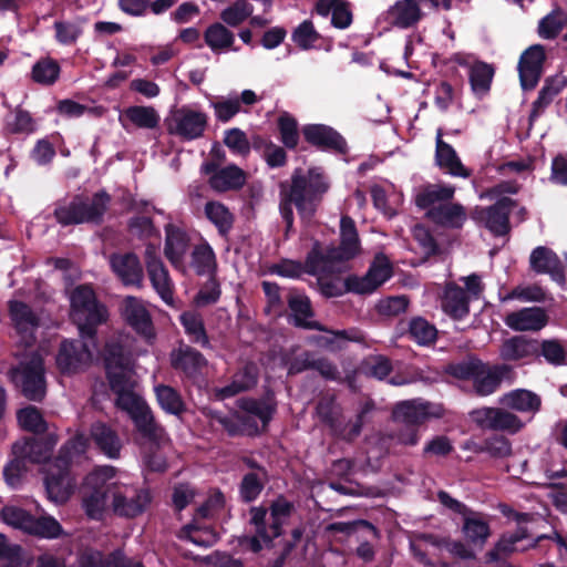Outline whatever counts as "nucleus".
I'll return each instance as SVG.
<instances>
[{
	"label": "nucleus",
	"instance_id": "f257e3e1",
	"mask_svg": "<svg viewBox=\"0 0 567 567\" xmlns=\"http://www.w3.org/2000/svg\"><path fill=\"white\" fill-rule=\"evenodd\" d=\"M85 450L83 437L71 439L60 447L58 455L47 463L44 486L52 501L64 503L73 494L76 486V476L73 473L74 458L81 457Z\"/></svg>",
	"mask_w": 567,
	"mask_h": 567
},
{
	"label": "nucleus",
	"instance_id": "f03ea898",
	"mask_svg": "<svg viewBox=\"0 0 567 567\" xmlns=\"http://www.w3.org/2000/svg\"><path fill=\"white\" fill-rule=\"evenodd\" d=\"M329 189L323 179H290L279 184V210L286 224V235L293 226L292 206L301 216L312 217Z\"/></svg>",
	"mask_w": 567,
	"mask_h": 567
},
{
	"label": "nucleus",
	"instance_id": "7ed1b4c3",
	"mask_svg": "<svg viewBox=\"0 0 567 567\" xmlns=\"http://www.w3.org/2000/svg\"><path fill=\"white\" fill-rule=\"evenodd\" d=\"M446 373L457 380L471 381L476 396L485 398L494 394L503 380L513 373L506 363L491 364L476 355H467L464 360L450 363Z\"/></svg>",
	"mask_w": 567,
	"mask_h": 567
},
{
	"label": "nucleus",
	"instance_id": "20e7f679",
	"mask_svg": "<svg viewBox=\"0 0 567 567\" xmlns=\"http://www.w3.org/2000/svg\"><path fill=\"white\" fill-rule=\"evenodd\" d=\"M71 319L78 326L80 336L92 344L96 339L97 327L106 322L109 312L89 285H79L71 292Z\"/></svg>",
	"mask_w": 567,
	"mask_h": 567
},
{
	"label": "nucleus",
	"instance_id": "39448f33",
	"mask_svg": "<svg viewBox=\"0 0 567 567\" xmlns=\"http://www.w3.org/2000/svg\"><path fill=\"white\" fill-rule=\"evenodd\" d=\"M10 382L27 400L41 403L47 395L44 359L38 352L23 357L8 371Z\"/></svg>",
	"mask_w": 567,
	"mask_h": 567
},
{
	"label": "nucleus",
	"instance_id": "423d86ee",
	"mask_svg": "<svg viewBox=\"0 0 567 567\" xmlns=\"http://www.w3.org/2000/svg\"><path fill=\"white\" fill-rule=\"evenodd\" d=\"M110 200V195L103 190L91 198L76 195L69 203L56 205L53 216L63 227L81 224L101 225Z\"/></svg>",
	"mask_w": 567,
	"mask_h": 567
},
{
	"label": "nucleus",
	"instance_id": "0eeeda50",
	"mask_svg": "<svg viewBox=\"0 0 567 567\" xmlns=\"http://www.w3.org/2000/svg\"><path fill=\"white\" fill-rule=\"evenodd\" d=\"M120 410L126 412L132 420L136 431L147 442L159 445L165 435V429L155 420L153 411L141 398H130L128 404Z\"/></svg>",
	"mask_w": 567,
	"mask_h": 567
},
{
	"label": "nucleus",
	"instance_id": "6e6552de",
	"mask_svg": "<svg viewBox=\"0 0 567 567\" xmlns=\"http://www.w3.org/2000/svg\"><path fill=\"white\" fill-rule=\"evenodd\" d=\"M393 276V267L389 258L378 254L370 264L364 276L350 275L346 278L347 289L358 295H370Z\"/></svg>",
	"mask_w": 567,
	"mask_h": 567
},
{
	"label": "nucleus",
	"instance_id": "1a4fd4ad",
	"mask_svg": "<svg viewBox=\"0 0 567 567\" xmlns=\"http://www.w3.org/2000/svg\"><path fill=\"white\" fill-rule=\"evenodd\" d=\"M152 498L146 487L115 483L113 511L117 516L134 518L146 511Z\"/></svg>",
	"mask_w": 567,
	"mask_h": 567
},
{
	"label": "nucleus",
	"instance_id": "9d476101",
	"mask_svg": "<svg viewBox=\"0 0 567 567\" xmlns=\"http://www.w3.org/2000/svg\"><path fill=\"white\" fill-rule=\"evenodd\" d=\"M84 339H64L60 343L55 364L61 374H76L92 361V350Z\"/></svg>",
	"mask_w": 567,
	"mask_h": 567
},
{
	"label": "nucleus",
	"instance_id": "9b49d317",
	"mask_svg": "<svg viewBox=\"0 0 567 567\" xmlns=\"http://www.w3.org/2000/svg\"><path fill=\"white\" fill-rule=\"evenodd\" d=\"M207 126L208 116L206 113L182 106L173 113L167 124V131L182 141H194L204 136Z\"/></svg>",
	"mask_w": 567,
	"mask_h": 567
},
{
	"label": "nucleus",
	"instance_id": "f8f14e48",
	"mask_svg": "<svg viewBox=\"0 0 567 567\" xmlns=\"http://www.w3.org/2000/svg\"><path fill=\"white\" fill-rule=\"evenodd\" d=\"M470 416L483 430L506 431L516 434L524 427L522 420L504 406L476 409L470 413Z\"/></svg>",
	"mask_w": 567,
	"mask_h": 567
},
{
	"label": "nucleus",
	"instance_id": "ddd939ff",
	"mask_svg": "<svg viewBox=\"0 0 567 567\" xmlns=\"http://www.w3.org/2000/svg\"><path fill=\"white\" fill-rule=\"evenodd\" d=\"M305 141L322 152L346 156L349 146L346 138L333 127L326 124H306L301 128Z\"/></svg>",
	"mask_w": 567,
	"mask_h": 567
},
{
	"label": "nucleus",
	"instance_id": "4468645a",
	"mask_svg": "<svg viewBox=\"0 0 567 567\" xmlns=\"http://www.w3.org/2000/svg\"><path fill=\"white\" fill-rule=\"evenodd\" d=\"M516 202L509 197H501L493 205L477 209L473 216L496 237L506 236L511 231L509 215Z\"/></svg>",
	"mask_w": 567,
	"mask_h": 567
},
{
	"label": "nucleus",
	"instance_id": "2eb2a0df",
	"mask_svg": "<svg viewBox=\"0 0 567 567\" xmlns=\"http://www.w3.org/2000/svg\"><path fill=\"white\" fill-rule=\"evenodd\" d=\"M546 51L542 44L528 47L519 56L517 71L524 91L534 90L544 72Z\"/></svg>",
	"mask_w": 567,
	"mask_h": 567
},
{
	"label": "nucleus",
	"instance_id": "dca6fc26",
	"mask_svg": "<svg viewBox=\"0 0 567 567\" xmlns=\"http://www.w3.org/2000/svg\"><path fill=\"white\" fill-rule=\"evenodd\" d=\"M287 305L290 310L289 322L300 329L326 331L324 327L316 320L310 298L301 290L292 288L287 295Z\"/></svg>",
	"mask_w": 567,
	"mask_h": 567
},
{
	"label": "nucleus",
	"instance_id": "f3484780",
	"mask_svg": "<svg viewBox=\"0 0 567 567\" xmlns=\"http://www.w3.org/2000/svg\"><path fill=\"white\" fill-rule=\"evenodd\" d=\"M110 266L124 286L142 287L144 270L136 254L114 252L110 257Z\"/></svg>",
	"mask_w": 567,
	"mask_h": 567
},
{
	"label": "nucleus",
	"instance_id": "a211bd4d",
	"mask_svg": "<svg viewBox=\"0 0 567 567\" xmlns=\"http://www.w3.org/2000/svg\"><path fill=\"white\" fill-rule=\"evenodd\" d=\"M145 264L153 288L166 303H169L173 300V289L168 270L151 244L145 249Z\"/></svg>",
	"mask_w": 567,
	"mask_h": 567
},
{
	"label": "nucleus",
	"instance_id": "6ab92c4d",
	"mask_svg": "<svg viewBox=\"0 0 567 567\" xmlns=\"http://www.w3.org/2000/svg\"><path fill=\"white\" fill-rule=\"evenodd\" d=\"M537 340L526 334H517L505 339L499 347V357L505 362L536 361Z\"/></svg>",
	"mask_w": 567,
	"mask_h": 567
},
{
	"label": "nucleus",
	"instance_id": "aec40b11",
	"mask_svg": "<svg viewBox=\"0 0 567 567\" xmlns=\"http://www.w3.org/2000/svg\"><path fill=\"white\" fill-rule=\"evenodd\" d=\"M529 267L536 274L549 275L559 285L565 284L564 265L557 254L546 246H538L532 250Z\"/></svg>",
	"mask_w": 567,
	"mask_h": 567
},
{
	"label": "nucleus",
	"instance_id": "412c9836",
	"mask_svg": "<svg viewBox=\"0 0 567 567\" xmlns=\"http://www.w3.org/2000/svg\"><path fill=\"white\" fill-rule=\"evenodd\" d=\"M238 410L258 419L261 423V430L267 431L270 422L277 412V401L272 392L266 393L264 396L256 399L244 396L236 401Z\"/></svg>",
	"mask_w": 567,
	"mask_h": 567
},
{
	"label": "nucleus",
	"instance_id": "4be33fe9",
	"mask_svg": "<svg viewBox=\"0 0 567 567\" xmlns=\"http://www.w3.org/2000/svg\"><path fill=\"white\" fill-rule=\"evenodd\" d=\"M90 437L96 450L111 460L121 456L122 440L115 429L105 422H94L90 427Z\"/></svg>",
	"mask_w": 567,
	"mask_h": 567
},
{
	"label": "nucleus",
	"instance_id": "5701e85b",
	"mask_svg": "<svg viewBox=\"0 0 567 567\" xmlns=\"http://www.w3.org/2000/svg\"><path fill=\"white\" fill-rule=\"evenodd\" d=\"M419 0H398L384 13V21L398 29L415 27L423 18Z\"/></svg>",
	"mask_w": 567,
	"mask_h": 567
},
{
	"label": "nucleus",
	"instance_id": "b1692460",
	"mask_svg": "<svg viewBox=\"0 0 567 567\" xmlns=\"http://www.w3.org/2000/svg\"><path fill=\"white\" fill-rule=\"evenodd\" d=\"M504 321L514 331H539L548 323V316L544 308L529 307L509 312Z\"/></svg>",
	"mask_w": 567,
	"mask_h": 567
},
{
	"label": "nucleus",
	"instance_id": "393cba45",
	"mask_svg": "<svg viewBox=\"0 0 567 567\" xmlns=\"http://www.w3.org/2000/svg\"><path fill=\"white\" fill-rule=\"evenodd\" d=\"M171 365L187 378H194L207 365V360L198 350L181 342L171 353Z\"/></svg>",
	"mask_w": 567,
	"mask_h": 567
},
{
	"label": "nucleus",
	"instance_id": "a878e982",
	"mask_svg": "<svg viewBox=\"0 0 567 567\" xmlns=\"http://www.w3.org/2000/svg\"><path fill=\"white\" fill-rule=\"evenodd\" d=\"M435 162L437 166L453 177H470L471 172L462 164L452 145L443 141L442 128L436 132Z\"/></svg>",
	"mask_w": 567,
	"mask_h": 567
},
{
	"label": "nucleus",
	"instance_id": "bb28decb",
	"mask_svg": "<svg viewBox=\"0 0 567 567\" xmlns=\"http://www.w3.org/2000/svg\"><path fill=\"white\" fill-rule=\"evenodd\" d=\"M425 217L434 225L447 229H461L467 219L463 205L449 202L431 207Z\"/></svg>",
	"mask_w": 567,
	"mask_h": 567
},
{
	"label": "nucleus",
	"instance_id": "cd10ccee",
	"mask_svg": "<svg viewBox=\"0 0 567 567\" xmlns=\"http://www.w3.org/2000/svg\"><path fill=\"white\" fill-rule=\"evenodd\" d=\"M291 41L302 51L332 49V40L320 34L310 19L303 20L292 30Z\"/></svg>",
	"mask_w": 567,
	"mask_h": 567
},
{
	"label": "nucleus",
	"instance_id": "c85d7f7f",
	"mask_svg": "<svg viewBox=\"0 0 567 567\" xmlns=\"http://www.w3.org/2000/svg\"><path fill=\"white\" fill-rule=\"evenodd\" d=\"M442 310L453 320H463L470 313V297L455 282L446 284L441 298Z\"/></svg>",
	"mask_w": 567,
	"mask_h": 567
},
{
	"label": "nucleus",
	"instance_id": "c756f323",
	"mask_svg": "<svg viewBox=\"0 0 567 567\" xmlns=\"http://www.w3.org/2000/svg\"><path fill=\"white\" fill-rule=\"evenodd\" d=\"M122 315L126 323L137 333L150 337L153 334V322L150 312L136 297H126Z\"/></svg>",
	"mask_w": 567,
	"mask_h": 567
},
{
	"label": "nucleus",
	"instance_id": "7c9ffc66",
	"mask_svg": "<svg viewBox=\"0 0 567 567\" xmlns=\"http://www.w3.org/2000/svg\"><path fill=\"white\" fill-rule=\"evenodd\" d=\"M401 336H405L410 341H413L420 347L433 346L439 337L437 328L429 320L421 316L412 317L403 327L400 323Z\"/></svg>",
	"mask_w": 567,
	"mask_h": 567
},
{
	"label": "nucleus",
	"instance_id": "2f4dec72",
	"mask_svg": "<svg viewBox=\"0 0 567 567\" xmlns=\"http://www.w3.org/2000/svg\"><path fill=\"white\" fill-rule=\"evenodd\" d=\"M115 483L106 481L96 484L89 493L83 496V506L89 517L99 519L102 517L107 502L114 503Z\"/></svg>",
	"mask_w": 567,
	"mask_h": 567
},
{
	"label": "nucleus",
	"instance_id": "473e14b6",
	"mask_svg": "<svg viewBox=\"0 0 567 567\" xmlns=\"http://www.w3.org/2000/svg\"><path fill=\"white\" fill-rule=\"evenodd\" d=\"M499 404L508 410L520 413H537L542 408V398L527 389H515L504 393Z\"/></svg>",
	"mask_w": 567,
	"mask_h": 567
},
{
	"label": "nucleus",
	"instance_id": "72a5a7b5",
	"mask_svg": "<svg viewBox=\"0 0 567 567\" xmlns=\"http://www.w3.org/2000/svg\"><path fill=\"white\" fill-rule=\"evenodd\" d=\"M131 373L132 367L105 372L110 389L116 395L115 405L118 409L128 404L130 398H141L134 392L135 382Z\"/></svg>",
	"mask_w": 567,
	"mask_h": 567
},
{
	"label": "nucleus",
	"instance_id": "f704fd0d",
	"mask_svg": "<svg viewBox=\"0 0 567 567\" xmlns=\"http://www.w3.org/2000/svg\"><path fill=\"white\" fill-rule=\"evenodd\" d=\"M165 230V257L175 268H181L189 247V238L184 230L173 225H167Z\"/></svg>",
	"mask_w": 567,
	"mask_h": 567
},
{
	"label": "nucleus",
	"instance_id": "c9c22d12",
	"mask_svg": "<svg viewBox=\"0 0 567 567\" xmlns=\"http://www.w3.org/2000/svg\"><path fill=\"white\" fill-rule=\"evenodd\" d=\"M316 11L321 17L331 13V24L337 29H347L353 21L351 3L346 0H318Z\"/></svg>",
	"mask_w": 567,
	"mask_h": 567
},
{
	"label": "nucleus",
	"instance_id": "e433bc0d",
	"mask_svg": "<svg viewBox=\"0 0 567 567\" xmlns=\"http://www.w3.org/2000/svg\"><path fill=\"white\" fill-rule=\"evenodd\" d=\"M528 536L527 527L520 525L514 532L503 533L494 547L486 553V563H498L508 558L517 550L516 544Z\"/></svg>",
	"mask_w": 567,
	"mask_h": 567
},
{
	"label": "nucleus",
	"instance_id": "4c0bfd02",
	"mask_svg": "<svg viewBox=\"0 0 567 567\" xmlns=\"http://www.w3.org/2000/svg\"><path fill=\"white\" fill-rule=\"evenodd\" d=\"M120 122L125 130H127L126 122L136 128L154 130L158 127L161 117L153 106L132 105L123 111Z\"/></svg>",
	"mask_w": 567,
	"mask_h": 567
},
{
	"label": "nucleus",
	"instance_id": "58836bf2",
	"mask_svg": "<svg viewBox=\"0 0 567 567\" xmlns=\"http://www.w3.org/2000/svg\"><path fill=\"white\" fill-rule=\"evenodd\" d=\"M462 533L467 543L482 547L491 536V526L481 513L470 509L463 516Z\"/></svg>",
	"mask_w": 567,
	"mask_h": 567
},
{
	"label": "nucleus",
	"instance_id": "ea45409f",
	"mask_svg": "<svg viewBox=\"0 0 567 567\" xmlns=\"http://www.w3.org/2000/svg\"><path fill=\"white\" fill-rule=\"evenodd\" d=\"M154 390L159 408L166 414L174 415L178 420H183L188 408L179 391L166 384H158Z\"/></svg>",
	"mask_w": 567,
	"mask_h": 567
},
{
	"label": "nucleus",
	"instance_id": "a19ab883",
	"mask_svg": "<svg viewBox=\"0 0 567 567\" xmlns=\"http://www.w3.org/2000/svg\"><path fill=\"white\" fill-rule=\"evenodd\" d=\"M13 453L20 455L34 464L48 461L53 450V443L50 440L31 437L23 443H14Z\"/></svg>",
	"mask_w": 567,
	"mask_h": 567
},
{
	"label": "nucleus",
	"instance_id": "79ce46f5",
	"mask_svg": "<svg viewBox=\"0 0 567 567\" xmlns=\"http://www.w3.org/2000/svg\"><path fill=\"white\" fill-rule=\"evenodd\" d=\"M8 309L10 318L19 332H33L40 327V318L27 302L10 300Z\"/></svg>",
	"mask_w": 567,
	"mask_h": 567
},
{
	"label": "nucleus",
	"instance_id": "37998d69",
	"mask_svg": "<svg viewBox=\"0 0 567 567\" xmlns=\"http://www.w3.org/2000/svg\"><path fill=\"white\" fill-rule=\"evenodd\" d=\"M455 188L442 184H429L424 186L415 197V204L419 208L426 212L439 204H445L454 196Z\"/></svg>",
	"mask_w": 567,
	"mask_h": 567
},
{
	"label": "nucleus",
	"instance_id": "c03bdc74",
	"mask_svg": "<svg viewBox=\"0 0 567 567\" xmlns=\"http://www.w3.org/2000/svg\"><path fill=\"white\" fill-rule=\"evenodd\" d=\"M392 415L393 420L401 425L419 426L429 419L430 413L427 404L405 401L395 405Z\"/></svg>",
	"mask_w": 567,
	"mask_h": 567
},
{
	"label": "nucleus",
	"instance_id": "a18cd8bd",
	"mask_svg": "<svg viewBox=\"0 0 567 567\" xmlns=\"http://www.w3.org/2000/svg\"><path fill=\"white\" fill-rule=\"evenodd\" d=\"M537 358L536 361H544L551 367H563L567 364V348L560 339H543L537 340Z\"/></svg>",
	"mask_w": 567,
	"mask_h": 567
},
{
	"label": "nucleus",
	"instance_id": "49530a36",
	"mask_svg": "<svg viewBox=\"0 0 567 567\" xmlns=\"http://www.w3.org/2000/svg\"><path fill=\"white\" fill-rule=\"evenodd\" d=\"M179 322L192 343L198 344L204 349L210 347L209 337L200 313L196 311H184L179 316Z\"/></svg>",
	"mask_w": 567,
	"mask_h": 567
},
{
	"label": "nucleus",
	"instance_id": "de8ad7c7",
	"mask_svg": "<svg viewBox=\"0 0 567 567\" xmlns=\"http://www.w3.org/2000/svg\"><path fill=\"white\" fill-rule=\"evenodd\" d=\"M565 80L558 78H548L540 91L538 92L537 99L533 102L532 111L529 114V122H534L543 111L553 102L554 97L557 96L564 89Z\"/></svg>",
	"mask_w": 567,
	"mask_h": 567
},
{
	"label": "nucleus",
	"instance_id": "09e8293b",
	"mask_svg": "<svg viewBox=\"0 0 567 567\" xmlns=\"http://www.w3.org/2000/svg\"><path fill=\"white\" fill-rule=\"evenodd\" d=\"M190 266L198 276L214 275L216 272V255L207 241L194 247L190 254Z\"/></svg>",
	"mask_w": 567,
	"mask_h": 567
},
{
	"label": "nucleus",
	"instance_id": "8fccbe9b",
	"mask_svg": "<svg viewBox=\"0 0 567 567\" xmlns=\"http://www.w3.org/2000/svg\"><path fill=\"white\" fill-rule=\"evenodd\" d=\"M86 18L76 17L72 21L58 20L53 23L55 41L62 45H73L83 34Z\"/></svg>",
	"mask_w": 567,
	"mask_h": 567
},
{
	"label": "nucleus",
	"instance_id": "3c124183",
	"mask_svg": "<svg viewBox=\"0 0 567 567\" xmlns=\"http://www.w3.org/2000/svg\"><path fill=\"white\" fill-rule=\"evenodd\" d=\"M494 76V69L491 64L477 61L470 68V84L473 93L476 96H483L491 90L492 80Z\"/></svg>",
	"mask_w": 567,
	"mask_h": 567
},
{
	"label": "nucleus",
	"instance_id": "603ef678",
	"mask_svg": "<svg viewBox=\"0 0 567 567\" xmlns=\"http://www.w3.org/2000/svg\"><path fill=\"white\" fill-rule=\"evenodd\" d=\"M370 404L367 403L355 415V419L353 421H344L342 415H340L336 420V423L339 426L329 427L331 433L343 441L353 442L361 434L364 416L370 411Z\"/></svg>",
	"mask_w": 567,
	"mask_h": 567
},
{
	"label": "nucleus",
	"instance_id": "864d4df0",
	"mask_svg": "<svg viewBox=\"0 0 567 567\" xmlns=\"http://www.w3.org/2000/svg\"><path fill=\"white\" fill-rule=\"evenodd\" d=\"M61 66L56 60L47 56L39 59L32 66L31 79L34 83L50 86L60 78Z\"/></svg>",
	"mask_w": 567,
	"mask_h": 567
},
{
	"label": "nucleus",
	"instance_id": "5fc2aeb1",
	"mask_svg": "<svg viewBox=\"0 0 567 567\" xmlns=\"http://www.w3.org/2000/svg\"><path fill=\"white\" fill-rule=\"evenodd\" d=\"M183 540L193 543L203 548H209L218 542V534L212 527H200L195 524L183 526L177 534Z\"/></svg>",
	"mask_w": 567,
	"mask_h": 567
},
{
	"label": "nucleus",
	"instance_id": "6e6d98bb",
	"mask_svg": "<svg viewBox=\"0 0 567 567\" xmlns=\"http://www.w3.org/2000/svg\"><path fill=\"white\" fill-rule=\"evenodd\" d=\"M204 40L213 52H220L233 48L235 35L223 23L215 22L205 30Z\"/></svg>",
	"mask_w": 567,
	"mask_h": 567
},
{
	"label": "nucleus",
	"instance_id": "4d7b16f0",
	"mask_svg": "<svg viewBox=\"0 0 567 567\" xmlns=\"http://www.w3.org/2000/svg\"><path fill=\"white\" fill-rule=\"evenodd\" d=\"M27 534L41 538L55 539L63 534L61 524L52 516H31Z\"/></svg>",
	"mask_w": 567,
	"mask_h": 567
},
{
	"label": "nucleus",
	"instance_id": "13d9d810",
	"mask_svg": "<svg viewBox=\"0 0 567 567\" xmlns=\"http://www.w3.org/2000/svg\"><path fill=\"white\" fill-rule=\"evenodd\" d=\"M340 247L351 260L360 251V240L354 220L349 216H342L340 220Z\"/></svg>",
	"mask_w": 567,
	"mask_h": 567
},
{
	"label": "nucleus",
	"instance_id": "bf43d9fd",
	"mask_svg": "<svg viewBox=\"0 0 567 567\" xmlns=\"http://www.w3.org/2000/svg\"><path fill=\"white\" fill-rule=\"evenodd\" d=\"M17 420L19 425L28 432L34 434H42L47 432L48 424L40 411L34 405H28L23 409H20L17 412Z\"/></svg>",
	"mask_w": 567,
	"mask_h": 567
},
{
	"label": "nucleus",
	"instance_id": "052dcab7",
	"mask_svg": "<svg viewBox=\"0 0 567 567\" xmlns=\"http://www.w3.org/2000/svg\"><path fill=\"white\" fill-rule=\"evenodd\" d=\"M567 23V14L559 8L553 10L538 23V34L546 40L556 39Z\"/></svg>",
	"mask_w": 567,
	"mask_h": 567
},
{
	"label": "nucleus",
	"instance_id": "680f3d73",
	"mask_svg": "<svg viewBox=\"0 0 567 567\" xmlns=\"http://www.w3.org/2000/svg\"><path fill=\"white\" fill-rule=\"evenodd\" d=\"M103 362L105 372L118 369H130L131 359L125 353L120 342H107L103 349Z\"/></svg>",
	"mask_w": 567,
	"mask_h": 567
},
{
	"label": "nucleus",
	"instance_id": "e2e57ef3",
	"mask_svg": "<svg viewBox=\"0 0 567 567\" xmlns=\"http://www.w3.org/2000/svg\"><path fill=\"white\" fill-rule=\"evenodd\" d=\"M279 140L288 150H295L300 140L297 120L285 112L277 118Z\"/></svg>",
	"mask_w": 567,
	"mask_h": 567
},
{
	"label": "nucleus",
	"instance_id": "0e129e2a",
	"mask_svg": "<svg viewBox=\"0 0 567 567\" xmlns=\"http://www.w3.org/2000/svg\"><path fill=\"white\" fill-rule=\"evenodd\" d=\"M205 214L221 236H226L233 228L234 217L223 204L208 202L205 205Z\"/></svg>",
	"mask_w": 567,
	"mask_h": 567
},
{
	"label": "nucleus",
	"instance_id": "69168bd1",
	"mask_svg": "<svg viewBox=\"0 0 567 567\" xmlns=\"http://www.w3.org/2000/svg\"><path fill=\"white\" fill-rule=\"evenodd\" d=\"M267 480L260 477L258 473H246L239 484V497L243 503L249 504L255 502L261 494Z\"/></svg>",
	"mask_w": 567,
	"mask_h": 567
},
{
	"label": "nucleus",
	"instance_id": "338daca9",
	"mask_svg": "<svg viewBox=\"0 0 567 567\" xmlns=\"http://www.w3.org/2000/svg\"><path fill=\"white\" fill-rule=\"evenodd\" d=\"M252 4L247 0H236L220 12V19L229 27H238L252 14Z\"/></svg>",
	"mask_w": 567,
	"mask_h": 567
},
{
	"label": "nucleus",
	"instance_id": "774afa93",
	"mask_svg": "<svg viewBox=\"0 0 567 567\" xmlns=\"http://www.w3.org/2000/svg\"><path fill=\"white\" fill-rule=\"evenodd\" d=\"M475 452L487 453L494 458H505L512 454V444L503 435H492L477 445Z\"/></svg>",
	"mask_w": 567,
	"mask_h": 567
}]
</instances>
